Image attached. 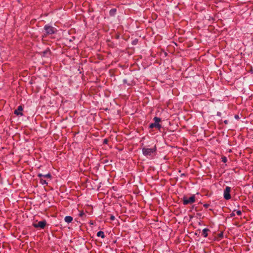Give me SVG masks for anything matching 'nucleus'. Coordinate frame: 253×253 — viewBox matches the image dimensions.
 I'll return each instance as SVG.
<instances>
[{
    "label": "nucleus",
    "mask_w": 253,
    "mask_h": 253,
    "mask_svg": "<svg viewBox=\"0 0 253 253\" xmlns=\"http://www.w3.org/2000/svg\"><path fill=\"white\" fill-rule=\"evenodd\" d=\"M235 211H236V210H234L231 213H230V217H234L235 216Z\"/></svg>",
    "instance_id": "nucleus-16"
},
{
    "label": "nucleus",
    "mask_w": 253,
    "mask_h": 253,
    "mask_svg": "<svg viewBox=\"0 0 253 253\" xmlns=\"http://www.w3.org/2000/svg\"><path fill=\"white\" fill-rule=\"evenodd\" d=\"M222 161L224 163H226L227 161V159L226 157L224 156L221 158Z\"/></svg>",
    "instance_id": "nucleus-15"
},
{
    "label": "nucleus",
    "mask_w": 253,
    "mask_h": 253,
    "mask_svg": "<svg viewBox=\"0 0 253 253\" xmlns=\"http://www.w3.org/2000/svg\"><path fill=\"white\" fill-rule=\"evenodd\" d=\"M182 202L183 204L184 205L192 204L195 202V196L194 195H193L188 199H187V197L184 196L182 199Z\"/></svg>",
    "instance_id": "nucleus-3"
},
{
    "label": "nucleus",
    "mask_w": 253,
    "mask_h": 253,
    "mask_svg": "<svg viewBox=\"0 0 253 253\" xmlns=\"http://www.w3.org/2000/svg\"><path fill=\"white\" fill-rule=\"evenodd\" d=\"M46 225V221L44 220L39 221L38 223H33V226L36 228L44 229Z\"/></svg>",
    "instance_id": "nucleus-6"
},
{
    "label": "nucleus",
    "mask_w": 253,
    "mask_h": 253,
    "mask_svg": "<svg viewBox=\"0 0 253 253\" xmlns=\"http://www.w3.org/2000/svg\"><path fill=\"white\" fill-rule=\"evenodd\" d=\"M224 123H225V124H227L228 123V121H227V120L225 121H224Z\"/></svg>",
    "instance_id": "nucleus-22"
},
{
    "label": "nucleus",
    "mask_w": 253,
    "mask_h": 253,
    "mask_svg": "<svg viewBox=\"0 0 253 253\" xmlns=\"http://www.w3.org/2000/svg\"><path fill=\"white\" fill-rule=\"evenodd\" d=\"M234 117L237 120H238L240 119V117L238 115H236Z\"/></svg>",
    "instance_id": "nucleus-21"
},
{
    "label": "nucleus",
    "mask_w": 253,
    "mask_h": 253,
    "mask_svg": "<svg viewBox=\"0 0 253 253\" xmlns=\"http://www.w3.org/2000/svg\"><path fill=\"white\" fill-rule=\"evenodd\" d=\"M117 12V9L116 8L111 9L109 11V15L111 16H114L115 15Z\"/></svg>",
    "instance_id": "nucleus-11"
},
{
    "label": "nucleus",
    "mask_w": 253,
    "mask_h": 253,
    "mask_svg": "<svg viewBox=\"0 0 253 253\" xmlns=\"http://www.w3.org/2000/svg\"><path fill=\"white\" fill-rule=\"evenodd\" d=\"M40 183L42 185H47L48 182L43 178H40Z\"/></svg>",
    "instance_id": "nucleus-13"
},
{
    "label": "nucleus",
    "mask_w": 253,
    "mask_h": 253,
    "mask_svg": "<svg viewBox=\"0 0 253 253\" xmlns=\"http://www.w3.org/2000/svg\"><path fill=\"white\" fill-rule=\"evenodd\" d=\"M108 142V140L107 139H104L103 140V144H107Z\"/></svg>",
    "instance_id": "nucleus-20"
},
{
    "label": "nucleus",
    "mask_w": 253,
    "mask_h": 253,
    "mask_svg": "<svg viewBox=\"0 0 253 253\" xmlns=\"http://www.w3.org/2000/svg\"><path fill=\"white\" fill-rule=\"evenodd\" d=\"M97 236L98 237H100L102 239L105 238L104 233V232L103 231H98L97 233Z\"/></svg>",
    "instance_id": "nucleus-12"
},
{
    "label": "nucleus",
    "mask_w": 253,
    "mask_h": 253,
    "mask_svg": "<svg viewBox=\"0 0 253 253\" xmlns=\"http://www.w3.org/2000/svg\"><path fill=\"white\" fill-rule=\"evenodd\" d=\"M84 216H85V213L84 212V211H80V212L79 213V216H80L81 217H83Z\"/></svg>",
    "instance_id": "nucleus-14"
},
{
    "label": "nucleus",
    "mask_w": 253,
    "mask_h": 253,
    "mask_svg": "<svg viewBox=\"0 0 253 253\" xmlns=\"http://www.w3.org/2000/svg\"><path fill=\"white\" fill-rule=\"evenodd\" d=\"M210 231V230L208 229V228H204L203 231H202V235L204 237H207L208 235V232Z\"/></svg>",
    "instance_id": "nucleus-10"
},
{
    "label": "nucleus",
    "mask_w": 253,
    "mask_h": 253,
    "mask_svg": "<svg viewBox=\"0 0 253 253\" xmlns=\"http://www.w3.org/2000/svg\"><path fill=\"white\" fill-rule=\"evenodd\" d=\"M38 176L40 178H48L50 180L51 179L52 176L50 173H48L46 174H42V173H39L38 174Z\"/></svg>",
    "instance_id": "nucleus-7"
},
{
    "label": "nucleus",
    "mask_w": 253,
    "mask_h": 253,
    "mask_svg": "<svg viewBox=\"0 0 253 253\" xmlns=\"http://www.w3.org/2000/svg\"><path fill=\"white\" fill-rule=\"evenodd\" d=\"M73 217L71 216H66L65 217L64 220L66 222L69 223L73 221Z\"/></svg>",
    "instance_id": "nucleus-9"
},
{
    "label": "nucleus",
    "mask_w": 253,
    "mask_h": 253,
    "mask_svg": "<svg viewBox=\"0 0 253 253\" xmlns=\"http://www.w3.org/2000/svg\"><path fill=\"white\" fill-rule=\"evenodd\" d=\"M236 213L238 215L240 216L242 214V212L241 211H236Z\"/></svg>",
    "instance_id": "nucleus-17"
},
{
    "label": "nucleus",
    "mask_w": 253,
    "mask_h": 253,
    "mask_svg": "<svg viewBox=\"0 0 253 253\" xmlns=\"http://www.w3.org/2000/svg\"><path fill=\"white\" fill-rule=\"evenodd\" d=\"M110 219L111 220H114L115 219V216L114 215H111V216H110Z\"/></svg>",
    "instance_id": "nucleus-19"
},
{
    "label": "nucleus",
    "mask_w": 253,
    "mask_h": 253,
    "mask_svg": "<svg viewBox=\"0 0 253 253\" xmlns=\"http://www.w3.org/2000/svg\"><path fill=\"white\" fill-rule=\"evenodd\" d=\"M23 110L22 106H19L16 110L14 111V114L16 115L22 116L23 114L21 111Z\"/></svg>",
    "instance_id": "nucleus-8"
},
{
    "label": "nucleus",
    "mask_w": 253,
    "mask_h": 253,
    "mask_svg": "<svg viewBox=\"0 0 253 253\" xmlns=\"http://www.w3.org/2000/svg\"><path fill=\"white\" fill-rule=\"evenodd\" d=\"M43 29L45 31L46 35L53 34L56 31V29L55 28H54L49 25H45L44 26Z\"/></svg>",
    "instance_id": "nucleus-4"
},
{
    "label": "nucleus",
    "mask_w": 253,
    "mask_h": 253,
    "mask_svg": "<svg viewBox=\"0 0 253 253\" xmlns=\"http://www.w3.org/2000/svg\"><path fill=\"white\" fill-rule=\"evenodd\" d=\"M231 191V188L230 187L226 186L225 189L224 190L223 196L224 198L228 200L231 198V196L230 195V192Z\"/></svg>",
    "instance_id": "nucleus-5"
},
{
    "label": "nucleus",
    "mask_w": 253,
    "mask_h": 253,
    "mask_svg": "<svg viewBox=\"0 0 253 253\" xmlns=\"http://www.w3.org/2000/svg\"><path fill=\"white\" fill-rule=\"evenodd\" d=\"M143 154L145 156H152L157 151V147L155 145L152 148L144 147L142 149Z\"/></svg>",
    "instance_id": "nucleus-1"
},
{
    "label": "nucleus",
    "mask_w": 253,
    "mask_h": 253,
    "mask_svg": "<svg viewBox=\"0 0 253 253\" xmlns=\"http://www.w3.org/2000/svg\"><path fill=\"white\" fill-rule=\"evenodd\" d=\"M203 206L206 208H208L209 206H210V204H205Z\"/></svg>",
    "instance_id": "nucleus-18"
},
{
    "label": "nucleus",
    "mask_w": 253,
    "mask_h": 253,
    "mask_svg": "<svg viewBox=\"0 0 253 253\" xmlns=\"http://www.w3.org/2000/svg\"><path fill=\"white\" fill-rule=\"evenodd\" d=\"M153 120L155 121V123H151L149 125V128H153L154 127H156L160 130L162 128L161 125L159 124V123L161 121V119L157 117H155L154 118Z\"/></svg>",
    "instance_id": "nucleus-2"
},
{
    "label": "nucleus",
    "mask_w": 253,
    "mask_h": 253,
    "mask_svg": "<svg viewBox=\"0 0 253 253\" xmlns=\"http://www.w3.org/2000/svg\"><path fill=\"white\" fill-rule=\"evenodd\" d=\"M183 175H184V174H182L181 176H183Z\"/></svg>",
    "instance_id": "nucleus-23"
}]
</instances>
